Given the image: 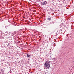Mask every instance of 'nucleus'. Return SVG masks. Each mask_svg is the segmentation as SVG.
I'll return each mask as SVG.
<instances>
[{
	"mask_svg": "<svg viewBox=\"0 0 74 74\" xmlns=\"http://www.w3.org/2000/svg\"><path fill=\"white\" fill-rule=\"evenodd\" d=\"M45 63V64L44 65L45 66V67L46 68V69H49L50 67V64H51L50 61L47 60Z\"/></svg>",
	"mask_w": 74,
	"mask_h": 74,
	"instance_id": "1",
	"label": "nucleus"
},
{
	"mask_svg": "<svg viewBox=\"0 0 74 74\" xmlns=\"http://www.w3.org/2000/svg\"><path fill=\"white\" fill-rule=\"evenodd\" d=\"M27 58H29V57L30 56V54L29 55L28 54H27Z\"/></svg>",
	"mask_w": 74,
	"mask_h": 74,
	"instance_id": "3",
	"label": "nucleus"
},
{
	"mask_svg": "<svg viewBox=\"0 0 74 74\" xmlns=\"http://www.w3.org/2000/svg\"><path fill=\"white\" fill-rule=\"evenodd\" d=\"M41 3L42 5H46L47 4V2L46 1H44L41 2Z\"/></svg>",
	"mask_w": 74,
	"mask_h": 74,
	"instance_id": "2",
	"label": "nucleus"
},
{
	"mask_svg": "<svg viewBox=\"0 0 74 74\" xmlns=\"http://www.w3.org/2000/svg\"><path fill=\"white\" fill-rule=\"evenodd\" d=\"M47 20H48V21H51V18H47Z\"/></svg>",
	"mask_w": 74,
	"mask_h": 74,
	"instance_id": "4",
	"label": "nucleus"
}]
</instances>
